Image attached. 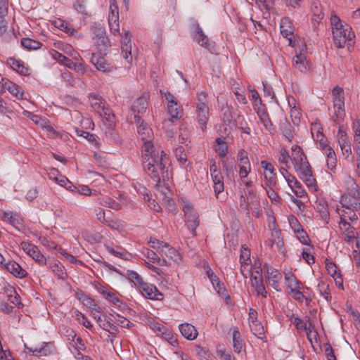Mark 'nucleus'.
<instances>
[{
	"instance_id": "obj_62",
	"label": "nucleus",
	"mask_w": 360,
	"mask_h": 360,
	"mask_svg": "<svg viewBox=\"0 0 360 360\" xmlns=\"http://www.w3.org/2000/svg\"><path fill=\"white\" fill-rule=\"evenodd\" d=\"M326 269L328 271V273L333 277L335 278V276L340 274L339 272L337 271V266L336 265L330 261L326 260Z\"/></svg>"
},
{
	"instance_id": "obj_57",
	"label": "nucleus",
	"mask_w": 360,
	"mask_h": 360,
	"mask_svg": "<svg viewBox=\"0 0 360 360\" xmlns=\"http://www.w3.org/2000/svg\"><path fill=\"white\" fill-rule=\"evenodd\" d=\"M217 354L221 360H236L233 356L231 352L226 351L224 347H218L217 349Z\"/></svg>"
},
{
	"instance_id": "obj_33",
	"label": "nucleus",
	"mask_w": 360,
	"mask_h": 360,
	"mask_svg": "<svg viewBox=\"0 0 360 360\" xmlns=\"http://www.w3.org/2000/svg\"><path fill=\"white\" fill-rule=\"evenodd\" d=\"M143 255L148 259V260L153 263L157 264L160 266H164L167 264V262L165 258H161L158 253L150 250L148 248L145 249L143 252Z\"/></svg>"
},
{
	"instance_id": "obj_60",
	"label": "nucleus",
	"mask_w": 360,
	"mask_h": 360,
	"mask_svg": "<svg viewBox=\"0 0 360 360\" xmlns=\"http://www.w3.org/2000/svg\"><path fill=\"white\" fill-rule=\"evenodd\" d=\"M75 317L76 319L86 328H91L92 327V324L90 321H89L86 316L79 312V311H75Z\"/></svg>"
},
{
	"instance_id": "obj_32",
	"label": "nucleus",
	"mask_w": 360,
	"mask_h": 360,
	"mask_svg": "<svg viewBox=\"0 0 360 360\" xmlns=\"http://www.w3.org/2000/svg\"><path fill=\"white\" fill-rule=\"evenodd\" d=\"M167 110L170 118L165 122V124H167L169 122H174L181 117V111L177 102L167 104Z\"/></svg>"
},
{
	"instance_id": "obj_11",
	"label": "nucleus",
	"mask_w": 360,
	"mask_h": 360,
	"mask_svg": "<svg viewBox=\"0 0 360 360\" xmlns=\"http://www.w3.org/2000/svg\"><path fill=\"white\" fill-rule=\"evenodd\" d=\"M115 116L110 119H103L101 126L102 131L104 132L105 136L112 142L118 143L120 142V137L116 131Z\"/></svg>"
},
{
	"instance_id": "obj_54",
	"label": "nucleus",
	"mask_w": 360,
	"mask_h": 360,
	"mask_svg": "<svg viewBox=\"0 0 360 360\" xmlns=\"http://www.w3.org/2000/svg\"><path fill=\"white\" fill-rule=\"evenodd\" d=\"M106 250L110 254L114 255L115 257L125 259H127L128 254L127 251L122 248L117 247L114 248L112 247L106 246Z\"/></svg>"
},
{
	"instance_id": "obj_47",
	"label": "nucleus",
	"mask_w": 360,
	"mask_h": 360,
	"mask_svg": "<svg viewBox=\"0 0 360 360\" xmlns=\"http://www.w3.org/2000/svg\"><path fill=\"white\" fill-rule=\"evenodd\" d=\"M174 155L179 163L184 167H186L187 164V155L185 153V149L183 146H179L174 149Z\"/></svg>"
},
{
	"instance_id": "obj_43",
	"label": "nucleus",
	"mask_w": 360,
	"mask_h": 360,
	"mask_svg": "<svg viewBox=\"0 0 360 360\" xmlns=\"http://www.w3.org/2000/svg\"><path fill=\"white\" fill-rule=\"evenodd\" d=\"M8 63L13 70H15L21 75H29V69L25 67L20 61L10 58L8 61Z\"/></svg>"
},
{
	"instance_id": "obj_64",
	"label": "nucleus",
	"mask_w": 360,
	"mask_h": 360,
	"mask_svg": "<svg viewBox=\"0 0 360 360\" xmlns=\"http://www.w3.org/2000/svg\"><path fill=\"white\" fill-rule=\"evenodd\" d=\"M195 352L197 355L201 359H207L210 358V351L204 347H202L199 345L195 347Z\"/></svg>"
},
{
	"instance_id": "obj_5",
	"label": "nucleus",
	"mask_w": 360,
	"mask_h": 360,
	"mask_svg": "<svg viewBox=\"0 0 360 360\" xmlns=\"http://www.w3.org/2000/svg\"><path fill=\"white\" fill-rule=\"evenodd\" d=\"M293 47H295V56L292 59V68L300 72H307L310 70V62L307 44L300 40Z\"/></svg>"
},
{
	"instance_id": "obj_50",
	"label": "nucleus",
	"mask_w": 360,
	"mask_h": 360,
	"mask_svg": "<svg viewBox=\"0 0 360 360\" xmlns=\"http://www.w3.org/2000/svg\"><path fill=\"white\" fill-rule=\"evenodd\" d=\"M250 327L251 329V331L253 333V334L257 336L258 338L261 340H264L266 338L264 335V329L263 326L259 323L255 322L253 323H250Z\"/></svg>"
},
{
	"instance_id": "obj_9",
	"label": "nucleus",
	"mask_w": 360,
	"mask_h": 360,
	"mask_svg": "<svg viewBox=\"0 0 360 360\" xmlns=\"http://www.w3.org/2000/svg\"><path fill=\"white\" fill-rule=\"evenodd\" d=\"M182 208L184 213L186 223L187 224L188 227L191 229L192 234L195 236V229L200 224L199 216L191 202H184Z\"/></svg>"
},
{
	"instance_id": "obj_14",
	"label": "nucleus",
	"mask_w": 360,
	"mask_h": 360,
	"mask_svg": "<svg viewBox=\"0 0 360 360\" xmlns=\"http://www.w3.org/2000/svg\"><path fill=\"white\" fill-rule=\"evenodd\" d=\"M240 273L243 277L247 278L250 274V250L245 246H242L240 254Z\"/></svg>"
},
{
	"instance_id": "obj_48",
	"label": "nucleus",
	"mask_w": 360,
	"mask_h": 360,
	"mask_svg": "<svg viewBox=\"0 0 360 360\" xmlns=\"http://www.w3.org/2000/svg\"><path fill=\"white\" fill-rule=\"evenodd\" d=\"M233 347L236 353H240L243 347L240 333L236 328L233 331Z\"/></svg>"
},
{
	"instance_id": "obj_35",
	"label": "nucleus",
	"mask_w": 360,
	"mask_h": 360,
	"mask_svg": "<svg viewBox=\"0 0 360 360\" xmlns=\"http://www.w3.org/2000/svg\"><path fill=\"white\" fill-rule=\"evenodd\" d=\"M212 179L214 184V190L216 195V197H218V195L224 191V181L223 176L220 171L213 173L211 174Z\"/></svg>"
},
{
	"instance_id": "obj_58",
	"label": "nucleus",
	"mask_w": 360,
	"mask_h": 360,
	"mask_svg": "<svg viewBox=\"0 0 360 360\" xmlns=\"http://www.w3.org/2000/svg\"><path fill=\"white\" fill-rule=\"evenodd\" d=\"M317 288L319 293L323 296L324 299L327 301L330 299L329 286L324 281H320L318 284Z\"/></svg>"
},
{
	"instance_id": "obj_44",
	"label": "nucleus",
	"mask_w": 360,
	"mask_h": 360,
	"mask_svg": "<svg viewBox=\"0 0 360 360\" xmlns=\"http://www.w3.org/2000/svg\"><path fill=\"white\" fill-rule=\"evenodd\" d=\"M105 224L112 230L117 231L120 233H124L126 232L125 226L121 221L113 219H108Z\"/></svg>"
},
{
	"instance_id": "obj_4",
	"label": "nucleus",
	"mask_w": 360,
	"mask_h": 360,
	"mask_svg": "<svg viewBox=\"0 0 360 360\" xmlns=\"http://www.w3.org/2000/svg\"><path fill=\"white\" fill-rule=\"evenodd\" d=\"M240 207L248 215L250 211L257 218L262 215L259 198L252 188L243 190L240 197Z\"/></svg>"
},
{
	"instance_id": "obj_8",
	"label": "nucleus",
	"mask_w": 360,
	"mask_h": 360,
	"mask_svg": "<svg viewBox=\"0 0 360 360\" xmlns=\"http://www.w3.org/2000/svg\"><path fill=\"white\" fill-rule=\"evenodd\" d=\"M89 99L91 107L103 119H110L113 117L112 110L101 96L96 94H89Z\"/></svg>"
},
{
	"instance_id": "obj_36",
	"label": "nucleus",
	"mask_w": 360,
	"mask_h": 360,
	"mask_svg": "<svg viewBox=\"0 0 360 360\" xmlns=\"http://www.w3.org/2000/svg\"><path fill=\"white\" fill-rule=\"evenodd\" d=\"M222 119L224 125L226 126L224 128V130L226 131L236 129V125L235 124L234 121H233L231 112L229 108H226L224 110Z\"/></svg>"
},
{
	"instance_id": "obj_46",
	"label": "nucleus",
	"mask_w": 360,
	"mask_h": 360,
	"mask_svg": "<svg viewBox=\"0 0 360 360\" xmlns=\"http://www.w3.org/2000/svg\"><path fill=\"white\" fill-rule=\"evenodd\" d=\"M99 204L102 206L111 208L115 210H120L122 209L123 203L116 202L110 198H105L100 200Z\"/></svg>"
},
{
	"instance_id": "obj_6",
	"label": "nucleus",
	"mask_w": 360,
	"mask_h": 360,
	"mask_svg": "<svg viewBox=\"0 0 360 360\" xmlns=\"http://www.w3.org/2000/svg\"><path fill=\"white\" fill-rule=\"evenodd\" d=\"M150 247L154 249L160 257H167L169 262H177L181 259L180 254L168 243L160 241L156 238H150L148 241Z\"/></svg>"
},
{
	"instance_id": "obj_49",
	"label": "nucleus",
	"mask_w": 360,
	"mask_h": 360,
	"mask_svg": "<svg viewBox=\"0 0 360 360\" xmlns=\"http://www.w3.org/2000/svg\"><path fill=\"white\" fill-rule=\"evenodd\" d=\"M215 150L221 158H225L227 155L228 146L221 138L216 139Z\"/></svg>"
},
{
	"instance_id": "obj_23",
	"label": "nucleus",
	"mask_w": 360,
	"mask_h": 360,
	"mask_svg": "<svg viewBox=\"0 0 360 360\" xmlns=\"http://www.w3.org/2000/svg\"><path fill=\"white\" fill-rule=\"evenodd\" d=\"M4 268L13 276L19 278H25L27 273L25 269L15 261H8L4 264Z\"/></svg>"
},
{
	"instance_id": "obj_27",
	"label": "nucleus",
	"mask_w": 360,
	"mask_h": 360,
	"mask_svg": "<svg viewBox=\"0 0 360 360\" xmlns=\"http://www.w3.org/2000/svg\"><path fill=\"white\" fill-rule=\"evenodd\" d=\"M181 334L188 340H195L198 335L195 327L188 323H184L179 326Z\"/></svg>"
},
{
	"instance_id": "obj_24",
	"label": "nucleus",
	"mask_w": 360,
	"mask_h": 360,
	"mask_svg": "<svg viewBox=\"0 0 360 360\" xmlns=\"http://www.w3.org/2000/svg\"><path fill=\"white\" fill-rule=\"evenodd\" d=\"M311 12L312 14L311 17V23L314 28H316L321 20L324 17V13L323 12V7L318 1H314L311 6Z\"/></svg>"
},
{
	"instance_id": "obj_25",
	"label": "nucleus",
	"mask_w": 360,
	"mask_h": 360,
	"mask_svg": "<svg viewBox=\"0 0 360 360\" xmlns=\"http://www.w3.org/2000/svg\"><path fill=\"white\" fill-rule=\"evenodd\" d=\"M339 226L341 234L345 240L350 242L356 238V232L355 231L354 228H353L347 221H340Z\"/></svg>"
},
{
	"instance_id": "obj_30",
	"label": "nucleus",
	"mask_w": 360,
	"mask_h": 360,
	"mask_svg": "<svg viewBox=\"0 0 360 360\" xmlns=\"http://www.w3.org/2000/svg\"><path fill=\"white\" fill-rule=\"evenodd\" d=\"M257 275L251 276L252 285L255 288V291L258 295H262L264 297H266V291L262 276L258 271L256 272Z\"/></svg>"
},
{
	"instance_id": "obj_28",
	"label": "nucleus",
	"mask_w": 360,
	"mask_h": 360,
	"mask_svg": "<svg viewBox=\"0 0 360 360\" xmlns=\"http://www.w3.org/2000/svg\"><path fill=\"white\" fill-rule=\"evenodd\" d=\"M284 279L286 290L288 293L297 288H302L301 282L296 278L294 274H292L291 271L285 273Z\"/></svg>"
},
{
	"instance_id": "obj_55",
	"label": "nucleus",
	"mask_w": 360,
	"mask_h": 360,
	"mask_svg": "<svg viewBox=\"0 0 360 360\" xmlns=\"http://www.w3.org/2000/svg\"><path fill=\"white\" fill-rule=\"evenodd\" d=\"M38 356H47L53 352V345L51 342H43L41 347H37Z\"/></svg>"
},
{
	"instance_id": "obj_2",
	"label": "nucleus",
	"mask_w": 360,
	"mask_h": 360,
	"mask_svg": "<svg viewBox=\"0 0 360 360\" xmlns=\"http://www.w3.org/2000/svg\"><path fill=\"white\" fill-rule=\"evenodd\" d=\"M291 150V162L293 163L298 176L308 187L315 189L316 180L313 177L309 163L302 148L297 145H293Z\"/></svg>"
},
{
	"instance_id": "obj_37",
	"label": "nucleus",
	"mask_w": 360,
	"mask_h": 360,
	"mask_svg": "<svg viewBox=\"0 0 360 360\" xmlns=\"http://www.w3.org/2000/svg\"><path fill=\"white\" fill-rule=\"evenodd\" d=\"M354 130V153H360V122L356 120L353 122Z\"/></svg>"
},
{
	"instance_id": "obj_40",
	"label": "nucleus",
	"mask_w": 360,
	"mask_h": 360,
	"mask_svg": "<svg viewBox=\"0 0 360 360\" xmlns=\"http://www.w3.org/2000/svg\"><path fill=\"white\" fill-rule=\"evenodd\" d=\"M323 153L326 155V165L328 168L330 170H334L337 163L336 154L334 150L331 147Z\"/></svg>"
},
{
	"instance_id": "obj_26",
	"label": "nucleus",
	"mask_w": 360,
	"mask_h": 360,
	"mask_svg": "<svg viewBox=\"0 0 360 360\" xmlns=\"http://www.w3.org/2000/svg\"><path fill=\"white\" fill-rule=\"evenodd\" d=\"M136 125L137 132L141 141L143 142V146L146 145V142L151 143L153 136L152 129L146 124H144L142 120Z\"/></svg>"
},
{
	"instance_id": "obj_59",
	"label": "nucleus",
	"mask_w": 360,
	"mask_h": 360,
	"mask_svg": "<svg viewBox=\"0 0 360 360\" xmlns=\"http://www.w3.org/2000/svg\"><path fill=\"white\" fill-rule=\"evenodd\" d=\"M237 159L238 161V165H250L248 156V153L243 149H241L238 151L237 155Z\"/></svg>"
},
{
	"instance_id": "obj_51",
	"label": "nucleus",
	"mask_w": 360,
	"mask_h": 360,
	"mask_svg": "<svg viewBox=\"0 0 360 360\" xmlns=\"http://www.w3.org/2000/svg\"><path fill=\"white\" fill-rule=\"evenodd\" d=\"M193 37L198 44L201 46L207 47L208 46L209 39L207 36L205 35L202 30L199 27H198L197 31Z\"/></svg>"
},
{
	"instance_id": "obj_45",
	"label": "nucleus",
	"mask_w": 360,
	"mask_h": 360,
	"mask_svg": "<svg viewBox=\"0 0 360 360\" xmlns=\"http://www.w3.org/2000/svg\"><path fill=\"white\" fill-rule=\"evenodd\" d=\"M76 133L78 136H83L88 140L89 142L94 144L96 148H98L100 147V142L98 136L93 134H90L89 132L84 131L81 129H75Z\"/></svg>"
},
{
	"instance_id": "obj_63",
	"label": "nucleus",
	"mask_w": 360,
	"mask_h": 360,
	"mask_svg": "<svg viewBox=\"0 0 360 360\" xmlns=\"http://www.w3.org/2000/svg\"><path fill=\"white\" fill-rule=\"evenodd\" d=\"M257 113L261 122L264 124L266 129H268L271 125V121L267 112L264 110H259Z\"/></svg>"
},
{
	"instance_id": "obj_12",
	"label": "nucleus",
	"mask_w": 360,
	"mask_h": 360,
	"mask_svg": "<svg viewBox=\"0 0 360 360\" xmlns=\"http://www.w3.org/2000/svg\"><path fill=\"white\" fill-rule=\"evenodd\" d=\"M264 271L266 274V277L268 281L269 284L276 291L280 292L281 289L280 288L279 283L282 279V275L278 271V270L276 269L271 266L268 264L264 265Z\"/></svg>"
},
{
	"instance_id": "obj_29",
	"label": "nucleus",
	"mask_w": 360,
	"mask_h": 360,
	"mask_svg": "<svg viewBox=\"0 0 360 360\" xmlns=\"http://www.w3.org/2000/svg\"><path fill=\"white\" fill-rule=\"evenodd\" d=\"M0 217L3 221L9 223L14 227H17L22 222L20 215L11 211H1Z\"/></svg>"
},
{
	"instance_id": "obj_3",
	"label": "nucleus",
	"mask_w": 360,
	"mask_h": 360,
	"mask_svg": "<svg viewBox=\"0 0 360 360\" xmlns=\"http://www.w3.org/2000/svg\"><path fill=\"white\" fill-rule=\"evenodd\" d=\"M332 32L335 46L338 48L345 46L347 40H352L354 34L347 24H343L338 16L332 15L330 17Z\"/></svg>"
},
{
	"instance_id": "obj_52",
	"label": "nucleus",
	"mask_w": 360,
	"mask_h": 360,
	"mask_svg": "<svg viewBox=\"0 0 360 360\" xmlns=\"http://www.w3.org/2000/svg\"><path fill=\"white\" fill-rule=\"evenodd\" d=\"M22 46L28 50H36L41 47V44L30 38H23L21 40Z\"/></svg>"
},
{
	"instance_id": "obj_15",
	"label": "nucleus",
	"mask_w": 360,
	"mask_h": 360,
	"mask_svg": "<svg viewBox=\"0 0 360 360\" xmlns=\"http://www.w3.org/2000/svg\"><path fill=\"white\" fill-rule=\"evenodd\" d=\"M21 246L23 250L32 257L39 265H46V258L38 250V248L28 243L22 242Z\"/></svg>"
},
{
	"instance_id": "obj_31",
	"label": "nucleus",
	"mask_w": 360,
	"mask_h": 360,
	"mask_svg": "<svg viewBox=\"0 0 360 360\" xmlns=\"http://www.w3.org/2000/svg\"><path fill=\"white\" fill-rule=\"evenodd\" d=\"M94 34V39L98 49L102 50L108 45V39L105 35V30L102 27H98Z\"/></svg>"
},
{
	"instance_id": "obj_38",
	"label": "nucleus",
	"mask_w": 360,
	"mask_h": 360,
	"mask_svg": "<svg viewBox=\"0 0 360 360\" xmlns=\"http://www.w3.org/2000/svg\"><path fill=\"white\" fill-rule=\"evenodd\" d=\"M97 323L100 327L106 331L113 333L114 330H116V327L108 319V316L105 314H103L101 315V316L98 317Z\"/></svg>"
},
{
	"instance_id": "obj_18",
	"label": "nucleus",
	"mask_w": 360,
	"mask_h": 360,
	"mask_svg": "<svg viewBox=\"0 0 360 360\" xmlns=\"http://www.w3.org/2000/svg\"><path fill=\"white\" fill-rule=\"evenodd\" d=\"M131 39V34L129 32H125L121 39L122 54L128 63H131L132 60Z\"/></svg>"
},
{
	"instance_id": "obj_34",
	"label": "nucleus",
	"mask_w": 360,
	"mask_h": 360,
	"mask_svg": "<svg viewBox=\"0 0 360 360\" xmlns=\"http://www.w3.org/2000/svg\"><path fill=\"white\" fill-rule=\"evenodd\" d=\"M2 86L4 89L8 90L12 95H13L16 98L20 99L22 98L23 92L21 91L19 86H18L16 84L9 81L6 80L4 81L2 80Z\"/></svg>"
},
{
	"instance_id": "obj_1",
	"label": "nucleus",
	"mask_w": 360,
	"mask_h": 360,
	"mask_svg": "<svg viewBox=\"0 0 360 360\" xmlns=\"http://www.w3.org/2000/svg\"><path fill=\"white\" fill-rule=\"evenodd\" d=\"M142 158L144 169L157 184L169 179L167 167L168 159L163 150L155 148L152 143L146 142L143 146Z\"/></svg>"
},
{
	"instance_id": "obj_7",
	"label": "nucleus",
	"mask_w": 360,
	"mask_h": 360,
	"mask_svg": "<svg viewBox=\"0 0 360 360\" xmlns=\"http://www.w3.org/2000/svg\"><path fill=\"white\" fill-rule=\"evenodd\" d=\"M148 96L143 95L133 102L127 118L129 123L138 124L141 122L148 108Z\"/></svg>"
},
{
	"instance_id": "obj_13",
	"label": "nucleus",
	"mask_w": 360,
	"mask_h": 360,
	"mask_svg": "<svg viewBox=\"0 0 360 360\" xmlns=\"http://www.w3.org/2000/svg\"><path fill=\"white\" fill-rule=\"evenodd\" d=\"M336 139L342 155L345 158H348L352 155L351 143L346 131L342 127L339 128Z\"/></svg>"
},
{
	"instance_id": "obj_39",
	"label": "nucleus",
	"mask_w": 360,
	"mask_h": 360,
	"mask_svg": "<svg viewBox=\"0 0 360 360\" xmlns=\"http://www.w3.org/2000/svg\"><path fill=\"white\" fill-rule=\"evenodd\" d=\"M127 277L138 289L146 283L141 276L135 271L127 270Z\"/></svg>"
},
{
	"instance_id": "obj_42",
	"label": "nucleus",
	"mask_w": 360,
	"mask_h": 360,
	"mask_svg": "<svg viewBox=\"0 0 360 360\" xmlns=\"http://www.w3.org/2000/svg\"><path fill=\"white\" fill-rule=\"evenodd\" d=\"M291 160V157L289 155L288 152L285 148H281L279 151V157L278 161L281 165H283L281 167V170H285L287 172L289 168V160Z\"/></svg>"
},
{
	"instance_id": "obj_19",
	"label": "nucleus",
	"mask_w": 360,
	"mask_h": 360,
	"mask_svg": "<svg viewBox=\"0 0 360 360\" xmlns=\"http://www.w3.org/2000/svg\"><path fill=\"white\" fill-rule=\"evenodd\" d=\"M280 28L281 34L288 40L289 45L294 46L296 44L292 41L294 37L293 27H292V22L288 18L285 17L281 19Z\"/></svg>"
},
{
	"instance_id": "obj_16",
	"label": "nucleus",
	"mask_w": 360,
	"mask_h": 360,
	"mask_svg": "<svg viewBox=\"0 0 360 360\" xmlns=\"http://www.w3.org/2000/svg\"><path fill=\"white\" fill-rule=\"evenodd\" d=\"M140 293L146 298L162 300L164 295L153 284L145 283L139 289Z\"/></svg>"
},
{
	"instance_id": "obj_53",
	"label": "nucleus",
	"mask_w": 360,
	"mask_h": 360,
	"mask_svg": "<svg viewBox=\"0 0 360 360\" xmlns=\"http://www.w3.org/2000/svg\"><path fill=\"white\" fill-rule=\"evenodd\" d=\"M119 17L108 15L109 27L114 35L120 34Z\"/></svg>"
},
{
	"instance_id": "obj_61",
	"label": "nucleus",
	"mask_w": 360,
	"mask_h": 360,
	"mask_svg": "<svg viewBox=\"0 0 360 360\" xmlns=\"http://www.w3.org/2000/svg\"><path fill=\"white\" fill-rule=\"evenodd\" d=\"M311 135L316 142L326 138L322 131H321V128L316 124L311 127Z\"/></svg>"
},
{
	"instance_id": "obj_56",
	"label": "nucleus",
	"mask_w": 360,
	"mask_h": 360,
	"mask_svg": "<svg viewBox=\"0 0 360 360\" xmlns=\"http://www.w3.org/2000/svg\"><path fill=\"white\" fill-rule=\"evenodd\" d=\"M291 188L298 198H302L307 195L305 190L297 180H293V184H292Z\"/></svg>"
},
{
	"instance_id": "obj_41",
	"label": "nucleus",
	"mask_w": 360,
	"mask_h": 360,
	"mask_svg": "<svg viewBox=\"0 0 360 360\" xmlns=\"http://www.w3.org/2000/svg\"><path fill=\"white\" fill-rule=\"evenodd\" d=\"M79 300H81L84 306L91 309V311L93 310L96 312H101V307L92 298L85 295L84 294H82V297H79Z\"/></svg>"
},
{
	"instance_id": "obj_21",
	"label": "nucleus",
	"mask_w": 360,
	"mask_h": 360,
	"mask_svg": "<svg viewBox=\"0 0 360 360\" xmlns=\"http://www.w3.org/2000/svg\"><path fill=\"white\" fill-rule=\"evenodd\" d=\"M91 62L97 70L103 72H111L114 70V67L108 63L106 60L99 54L93 53Z\"/></svg>"
},
{
	"instance_id": "obj_22",
	"label": "nucleus",
	"mask_w": 360,
	"mask_h": 360,
	"mask_svg": "<svg viewBox=\"0 0 360 360\" xmlns=\"http://www.w3.org/2000/svg\"><path fill=\"white\" fill-rule=\"evenodd\" d=\"M266 245L274 250H278L283 252L284 243L281 237V232L279 231H272L271 236L266 242Z\"/></svg>"
},
{
	"instance_id": "obj_10",
	"label": "nucleus",
	"mask_w": 360,
	"mask_h": 360,
	"mask_svg": "<svg viewBox=\"0 0 360 360\" xmlns=\"http://www.w3.org/2000/svg\"><path fill=\"white\" fill-rule=\"evenodd\" d=\"M334 113L337 119H342L345 116L344 90L340 86H335L333 91Z\"/></svg>"
},
{
	"instance_id": "obj_17",
	"label": "nucleus",
	"mask_w": 360,
	"mask_h": 360,
	"mask_svg": "<svg viewBox=\"0 0 360 360\" xmlns=\"http://www.w3.org/2000/svg\"><path fill=\"white\" fill-rule=\"evenodd\" d=\"M210 117V110L207 104L201 103L196 105V119L200 129L204 131Z\"/></svg>"
},
{
	"instance_id": "obj_20",
	"label": "nucleus",
	"mask_w": 360,
	"mask_h": 360,
	"mask_svg": "<svg viewBox=\"0 0 360 360\" xmlns=\"http://www.w3.org/2000/svg\"><path fill=\"white\" fill-rule=\"evenodd\" d=\"M261 166L264 169V176L269 186H274L276 184V177L274 168L271 163L262 160Z\"/></svg>"
}]
</instances>
